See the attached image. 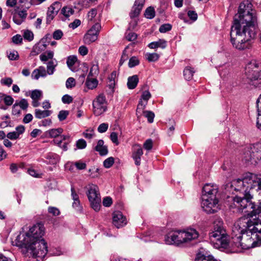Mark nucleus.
<instances>
[{"instance_id":"nucleus-1","label":"nucleus","mask_w":261,"mask_h":261,"mask_svg":"<svg viewBox=\"0 0 261 261\" xmlns=\"http://www.w3.org/2000/svg\"><path fill=\"white\" fill-rule=\"evenodd\" d=\"M257 29V17L252 4L248 1L243 2L234 16L230 33L233 47L240 50L250 48Z\"/></svg>"},{"instance_id":"nucleus-2","label":"nucleus","mask_w":261,"mask_h":261,"mask_svg":"<svg viewBox=\"0 0 261 261\" xmlns=\"http://www.w3.org/2000/svg\"><path fill=\"white\" fill-rule=\"evenodd\" d=\"M44 233V226L38 223L30 228L28 232H20L12 244L14 246L25 248L34 258L42 259L48 251L47 243L42 238Z\"/></svg>"},{"instance_id":"nucleus-3","label":"nucleus","mask_w":261,"mask_h":261,"mask_svg":"<svg viewBox=\"0 0 261 261\" xmlns=\"http://www.w3.org/2000/svg\"><path fill=\"white\" fill-rule=\"evenodd\" d=\"M223 224L221 219H216L214 222L213 230L209 233L210 242L216 248H226L228 245V236Z\"/></svg>"},{"instance_id":"nucleus-4","label":"nucleus","mask_w":261,"mask_h":261,"mask_svg":"<svg viewBox=\"0 0 261 261\" xmlns=\"http://www.w3.org/2000/svg\"><path fill=\"white\" fill-rule=\"evenodd\" d=\"M256 183L257 185V190L259 194L261 195V178L256 174L248 172L246 174L243 179H237L233 180L231 185V189L236 192H239L238 195L248 194L251 187L249 185Z\"/></svg>"},{"instance_id":"nucleus-5","label":"nucleus","mask_w":261,"mask_h":261,"mask_svg":"<svg viewBox=\"0 0 261 261\" xmlns=\"http://www.w3.org/2000/svg\"><path fill=\"white\" fill-rule=\"evenodd\" d=\"M252 196L250 193L243 194V195H237L233 198V204L239 211L247 213V216L242 217L251 219L254 222L253 218L257 219V214L255 213L256 208L255 205L251 201ZM242 218V217L241 218Z\"/></svg>"},{"instance_id":"nucleus-6","label":"nucleus","mask_w":261,"mask_h":261,"mask_svg":"<svg viewBox=\"0 0 261 261\" xmlns=\"http://www.w3.org/2000/svg\"><path fill=\"white\" fill-rule=\"evenodd\" d=\"M198 236V232L193 228H189L186 230H175L166 236L165 241L168 245H179L197 239Z\"/></svg>"},{"instance_id":"nucleus-7","label":"nucleus","mask_w":261,"mask_h":261,"mask_svg":"<svg viewBox=\"0 0 261 261\" xmlns=\"http://www.w3.org/2000/svg\"><path fill=\"white\" fill-rule=\"evenodd\" d=\"M85 189H87L86 194L91 207L95 212H98L100 209L101 198L98 186L90 184L85 187Z\"/></svg>"},{"instance_id":"nucleus-8","label":"nucleus","mask_w":261,"mask_h":261,"mask_svg":"<svg viewBox=\"0 0 261 261\" xmlns=\"http://www.w3.org/2000/svg\"><path fill=\"white\" fill-rule=\"evenodd\" d=\"M258 67V64L255 61H252L246 67L245 73L247 78L252 82V85L261 88V71L254 70Z\"/></svg>"},{"instance_id":"nucleus-9","label":"nucleus","mask_w":261,"mask_h":261,"mask_svg":"<svg viewBox=\"0 0 261 261\" xmlns=\"http://www.w3.org/2000/svg\"><path fill=\"white\" fill-rule=\"evenodd\" d=\"M261 159V143L250 145L245 148L243 160L249 162L253 160L255 162Z\"/></svg>"},{"instance_id":"nucleus-10","label":"nucleus","mask_w":261,"mask_h":261,"mask_svg":"<svg viewBox=\"0 0 261 261\" xmlns=\"http://www.w3.org/2000/svg\"><path fill=\"white\" fill-rule=\"evenodd\" d=\"M201 207L207 214H214L220 210L218 197H202Z\"/></svg>"},{"instance_id":"nucleus-11","label":"nucleus","mask_w":261,"mask_h":261,"mask_svg":"<svg viewBox=\"0 0 261 261\" xmlns=\"http://www.w3.org/2000/svg\"><path fill=\"white\" fill-rule=\"evenodd\" d=\"M107 105L105 95L103 94L98 95L92 103L94 114L98 116L104 113L107 110Z\"/></svg>"},{"instance_id":"nucleus-12","label":"nucleus","mask_w":261,"mask_h":261,"mask_svg":"<svg viewBox=\"0 0 261 261\" xmlns=\"http://www.w3.org/2000/svg\"><path fill=\"white\" fill-rule=\"evenodd\" d=\"M101 28V24L97 22L93 25L84 35L83 40L85 43L90 44L95 42L98 39Z\"/></svg>"},{"instance_id":"nucleus-13","label":"nucleus","mask_w":261,"mask_h":261,"mask_svg":"<svg viewBox=\"0 0 261 261\" xmlns=\"http://www.w3.org/2000/svg\"><path fill=\"white\" fill-rule=\"evenodd\" d=\"M112 223L113 225L119 228L126 224V219L122 213L119 211H114L112 214Z\"/></svg>"},{"instance_id":"nucleus-14","label":"nucleus","mask_w":261,"mask_h":261,"mask_svg":"<svg viewBox=\"0 0 261 261\" xmlns=\"http://www.w3.org/2000/svg\"><path fill=\"white\" fill-rule=\"evenodd\" d=\"M151 97V94L149 91L146 90L143 92L141 98L139 102V103L137 106L136 114L140 115H141V111L145 109L146 106L147 104L148 100Z\"/></svg>"},{"instance_id":"nucleus-15","label":"nucleus","mask_w":261,"mask_h":261,"mask_svg":"<svg viewBox=\"0 0 261 261\" xmlns=\"http://www.w3.org/2000/svg\"><path fill=\"white\" fill-rule=\"evenodd\" d=\"M218 190L216 185H211L210 184H205L203 188L202 191V196H207L208 197H218Z\"/></svg>"},{"instance_id":"nucleus-16","label":"nucleus","mask_w":261,"mask_h":261,"mask_svg":"<svg viewBox=\"0 0 261 261\" xmlns=\"http://www.w3.org/2000/svg\"><path fill=\"white\" fill-rule=\"evenodd\" d=\"M145 0H135L129 13L130 17L133 19L138 17L144 5Z\"/></svg>"},{"instance_id":"nucleus-17","label":"nucleus","mask_w":261,"mask_h":261,"mask_svg":"<svg viewBox=\"0 0 261 261\" xmlns=\"http://www.w3.org/2000/svg\"><path fill=\"white\" fill-rule=\"evenodd\" d=\"M143 153V150L140 145L135 144L133 146L132 158L135 161L136 165L139 166L140 165L141 158Z\"/></svg>"},{"instance_id":"nucleus-18","label":"nucleus","mask_w":261,"mask_h":261,"mask_svg":"<svg viewBox=\"0 0 261 261\" xmlns=\"http://www.w3.org/2000/svg\"><path fill=\"white\" fill-rule=\"evenodd\" d=\"M30 96L33 100L32 106L35 108L39 107L40 104L39 101L43 97L42 91L38 89L34 90L31 92Z\"/></svg>"},{"instance_id":"nucleus-19","label":"nucleus","mask_w":261,"mask_h":261,"mask_svg":"<svg viewBox=\"0 0 261 261\" xmlns=\"http://www.w3.org/2000/svg\"><path fill=\"white\" fill-rule=\"evenodd\" d=\"M45 68L43 66H39L33 71L31 76L32 78L38 80L40 77H45L47 76Z\"/></svg>"},{"instance_id":"nucleus-20","label":"nucleus","mask_w":261,"mask_h":261,"mask_svg":"<svg viewBox=\"0 0 261 261\" xmlns=\"http://www.w3.org/2000/svg\"><path fill=\"white\" fill-rule=\"evenodd\" d=\"M45 158L47 161L43 160V162L50 165L57 164L60 160L59 156L56 153L53 152L48 153Z\"/></svg>"},{"instance_id":"nucleus-21","label":"nucleus","mask_w":261,"mask_h":261,"mask_svg":"<svg viewBox=\"0 0 261 261\" xmlns=\"http://www.w3.org/2000/svg\"><path fill=\"white\" fill-rule=\"evenodd\" d=\"M46 48V44H45V42H42V43L39 42L34 46L30 54L32 56H35L44 50Z\"/></svg>"},{"instance_id":"nucleus-22","label":"nucleus","mask_w":261,"mask_h":261,"mask_svg":"<svg viewBox=\"0 0 261 261\" xmlns=\"http://www.w3.org/2000/svg\"><path fill=\"white\" fill-rule=\"evenodd\" d=\"M94 149L98 152L100 155H106L108 153L107 147L104 145V141L101 139L98 141Z\"/></svg>"},{"instance_id":"nucleus-23","label":"nucleus","mask_w":261,"mask_h":261,"mask_svg":"<svg viewBox=\"0 0 261 261\" xmlns=\"http://www.w3.org/2000/svg\"><path fill=\"white\" fill-rule=\"evenodd\" d=\"M167 45L166 41L164 39H159L157 41H154L150 43L148 46L151 49H155L159 47L164 49L166 47Z\"/></svg>"},{"instance_id":"nucleus-24","label":"nucleus","mask_w":261,"mask_h":261,"mask_svg":"<svg viewBox=\"0 0 261 261\" xmlns=\"http://www.w3.org/2000/svg\"><path fill=\"white\" fill-rule=\"evenodd\" d=\"M58 65V61L56 59L49 61L47 63L46 72L48 75H52L56 70V67Z\"/></svg>"},{"instance_id":"nucleus-25","label":"nucleus","mask_w":261,"mask_h":261,"mask_svg":"<svg viewBox=\"0 0 261 261\" xmlns=\"http://www.w3.org/2000/svg\"><path fill=\"white\" fill-rule=\"evenodd\" d=\"M139 82V78L137 75H134L129 76L127 80V86L128 89H135Z\"/></svg>"},{"instance_id":"nucleus-26","label":"nucleus","mask_w":261,"mask_h":261,"mask_svg":"<svg viewBox=\"0 0 261 261\" xmlns=\"http://www.w3.org/2000/svg\"><path fill=\"white\" fill-rule=\"evenodd\" d=\"M52 111L48 110H41L40 109H35V116L38 119H42L47 117L51 115Z\"/></svg>"},{"instance_id":"nucleus-27","label":"nucleus","mask_w":261,"mask_h":261,"mask_svg":"<svg viewBox=\"0 0 261 261\" xmlns=\"http://www.w3.org/2000/svg\"><path fill=\"white\" fill-rule=\"evenodd\" d=\"M195 261H221L220 259L215 258L212 255L206 256L201 253H198L196 255Z\"/></svg>"},{"instance_id":"nucleus-28","label":"nucleus","mask_w":261,"mask_h":261,"mask_svg":"<svg viewBox=\"0 0 261 261\" xmlns=\"http://www.w3.org/2000/svg\"><path fill=\"white\" fill-rule=\"evenodd\" d=\"M54 53L53 51L47 50L40 55V59L43 62H45L48 60H53Z\"/></svg>"},{"instance_id":"nucleus-29","label":"nucleus","mask_w":261,"mask_h":261,"mask_svg":"<svg viewBox=\"0 0 261 261\" xmlns=\"http://www.w3.org/2000/svg\"><path fill=\"white\" fill-rule=\"evenodd\" d=\"M195 71L193 68L190 66L186 67L184 70V75L186 80H191L193 76Z\"/></svg>"},{"instance_id":"nucleus-30","label":"nucleus","mask_w":261,"mask_h":261,"mask_svg":"<svg viewBox=\"0 0 261 261\" xmlns=\"http://www.w3.org/2000/svg\"><path fill=\"white\" fill-rule=\"evenodd\" d=\"M88 76L86 82V85L89 89H93L95 88L98 85V81L96 79H89Z\"/></svg>"},{"instance_id":"nucleus-31","label":"nucleus","mask_w":261,"mask_h":261,"mask_svg":"<svg viewBox=\"0 0 261 261\" xmlns=\"http://www.w3.org/2000/svg\"><path fill=\"white\" fill-rule=\"evenodd\" d=\"M74 10L70 7H64L61 10V13L66 18L73 14Z\"/></svg>"},{"instance_id":"nucleus-32","label":"nucleus","mask_w":261,"mask_h":261,"mask_svg":"<svg viewBox=\"0 0 261 261\" xmlns=\"http://www.w3.org/2000/svg\"><path fill=\"white\" fill-rule=\"evenodd\" d=\"M63 132V129L61 128H54L49 130L47 133L51 138H57Z\"/></svg>"},{"instance_id":"nucleus-33","label":"nucleus","mask_w":261,"mask_h":261,"mask_svg":"<svg viewBox=\"0 0 261 261\" xmlns=\"http://www.w3.org/2000/svg\"><path fill=\"white\" fill-rule=\"evenodd\" d=\"M155 10L153 7H149L145 11L144 15L148 19H152L155 16Z\"/></svg>"},{"instance_id":"nucleus-34","label":"nucleus","mask_w":261,"mask_h":261,"mask_svg":"<svg viewBox=\"0 0 261 261\" xmlns=\"http://www.w3.org/2000/svg\"><path fill=\"white\" fill-rule=\"evenodd\" d=\"M99 73V67L97 62L95 64H93L91 67L88 76H94L97 75Z\"/></svg>"},{"instance_id":"nucleus-35","label":"nucleus","mask_w":261,"mask_h":261,"mask_svg":"<svg viewBox=\"0 0 261 261\" xmlns=\"http://www.w3.org/2000/svg\"><path fill=\"white\" fill-rule=\"evenodd\" d=\"M145 58L149 62H155L159 60L160 56L156 53H147Z\"/></svg>"},{"instance_id":"nucleus-36","label":"nucleus","mask_w":261,"mask_h":261,"mask_svg":"<svg viewBox=\"0 0 261 261\" xmlns=\"http://www.w3.org/2000/svg\"><path fill=\"white\" fill-rule=\"evenodd\" d=\"M77 59L76 56H70L67 58L66 63L68 67L73 71L74 70L72 69L71 67L75 64V63L77 61Z\"/></svg>"},{"instance_id":"nucleus-37","label":"nucleus","mask_w":261,"mask_h":261,"mask_svg":"<svg viewBox=\"0 0 261 261\" xmlns=\"http://www.w3.org/2000/svg\"><path fill=\"white\" fill-rule=\"evenodd\" d=\"M11 13V14L13 15V20L15 23L18 25H20L24 21L16 14L15 11H12V10L8 11L7 13Z\"/></svg>"},{"instance_id":"nucleus-38","label":"nucleus","mask_w":261,"mask_h":261,"mask_svg":"<svg viewBox=\"0 0 261 261\" xmlns=\"http://www.w3.org/2000/svg\"><path fill=\"white\" fill-rule=\"evenodd\" d=\"M142 113L145 114V116L147 118V120L149 123L153 122L155 115L152 112L149 111H144V110H143L141 111V114Z\"/></svg>"},{"instance_id":"nucleus-39","label":"nucleus","mask_w":261,"mask_h":261,"mask_svg":"<svg viewBox=\"0 0 261 261\" xmlns=\"http://www.w3.org/2000/svg\"><path fill=\"white\" fill-rule=\"evenodd\" d=\"M61 7V3L58 2H56L54 3L48 9L57 14Z\"/></svg>"},{"instance_id":"nucleus-40","label":"nucleus","mask_w":261,"mask_h":261,"mask_svg":"<svg viewBox=\"0 0 261 261\" xmlns=\"http://www.w3.org/2000/svg\"><path fill=\"white\" fill-rule=\"evenodd\" d=\"M56 15V13L52 12L49 9H48L46 18V23L49 24Z\"/></svg>"},{"instance_id":"nucleus-41","label":"nucleus","mask_w":261,"mask_h":261,"mask_svg":"<svg viewBox=\"0 0 261 261\" xmlns=\"http://www.w3.org/2000/svg\"><path fill=\"white\" fill-rule=\"evenodd\" d=\"M23 37L25 40L31 41L34 39V34L30 30H25L24 31Z\"/></svg>"},{"instance_id":"nucleus-42","label":"nucleus","mask_w":261,"mask_h":261,"mask_svg":"<svg viewBox=\"0 0 261 261\" xmlns=\"http://www.w3.org/2000/svg\"><path fill=\"white\" fill-rule=\"evenodd\" d=\"M139 60L137 57L133 56L129 59L128 62V66L129 68H133L139 64Z\"/></svg>"},{"instance_id":"nucleus-43","label":"nucleus","mask_w":261,"mask_h":261,"mask_svg":"<svg viewBox=\"0 0 261 261\" xmlns=\"http://www.w3.org/2000/svg\"><path fill=\"white\" fill-rule=\"evenodd\" d=\"M172 29V25L170 23H165L161 25L159 28L160 33H165Z\"/></svg>"},{"instance_id":"nucleus-44","label":"nucleus","mask_w":261,"mask_h":261,"mask_svg":"<svg viewBox=\"0 0 261 261\" xmlns=\"http://www.w3.org/2000/svg\"><path fill=\"white\" fill-rule=\"evenodd\" d=\"M17 103L18 106L23 110H27L29 106L27 100L24 98L21 99L18 102H17Z\"/></svg>"},{"instance_id":"nucleus-45","label":"nucleus","mask_w":261,"mask_h":261,"mask_svg":"<svg viewBox=\"0 0 261 261\" xmlns=\"http://www.w3.org/2000/svg\"><path fill=\"white\" fill-rule=\"evenodd\" d=\"M114 163V159L113 157H109L106 159L103 163V166L106 168H110Z\"/></svg>"},{"instance_id":"nucleus-46","label":"nucleus","mask_w":261,"mask_h":261,"mask_svg":"<svg viewBox=\"0 0 261 261\" xmlns=\"http://www.w3.org/2000/svg\"><path fill=\"white\" fill-rule=\"evenodd\" d=\"M8 57L10 60H17L19 58V55L16 50H13L10 51L9 53L7 52Z\"/></svg>"},{"instance_id":"nucleus-47","label":"nucleus","mask_w":261,"mask_h":261,"mask_svg":"<svg viewBox=\"0 0 261 261\" xmlns=\"http://www.w3.org/2000/svg\"><path fill=\"white\" fill-rule=\"evenodd\" d=\"M69 115V112L66 110L60 111L58 114V117L60 121H63L66 119Z\"/></svg>"},{"instance_id":"nucleus-48","label":"nucleus","mask_w":261,"mask_h":261,"mask_svg":"<svg viewBox=\"0 0 261 261\" xmlns=\"http://www.w3.org/2000/svg\"><path fill=\"white\" fill-rule=\"evenodd\" d=\"M63 36V33L61 30H56L53 33V38L57 40H60Z\"/></svg>"},{"instance_id":"nucleus-49","label":"nucleus","mask_w":261,"mask_h":261,"mask_svg":"<svg viewBox=\"0 0 261 261\" xmlns=\"http://www.w3.org/2000/svg\"><path fill=\"white\" fill-rule=\"evenodd\" d=\"M76 146L78 149H83L86 147L87 143L85 140L80 139L76 141Z\"/></svg>"},{"instance_id":"nucleus-50","label":"nucleus","mask_w":261,"mask_h":261,"mask_svg":"<svg viewBox=\"0 0 261 261\" xmlns=\"http://www.w3.org/2000/svg\"><path fill=\"white\" fill-rule=\"evenodd\" d=\"M72 206L77 212H81L83 210V207L80 200L74 201L72 203Z\"/></svg>"},{"instance_id":"nucleus-51","label":"nucleus","mask_w":261,"mask_h":261,"mask_svg":"<svg viewBox=\"0 0 261 261\" xmlns=\"http://www.w3.org/2000/svg\"><path fill=\"white\" fill-rule=\"evenodd\" d=\"M75 86V81L73 77H69L66 82V87L68 89H71Z\"/></svg>"},{"instance_id":"nucleus-52","label":"nucleus","mask_w":261,"mask_h":261,"mask_svg":"<svg viewBox=\"0 0 261 261\" xmlns=\"http://www.w3.org/2000/svg\"><path fill=\"white\" fill-rule=\"evenodd\" d=\"M12 41L15 44H21L22 42V38L20 35L17 34L12 37Z\"/></svg>"},{"instance_id":"nucleus-53","label":"nucleus","mask_w":261,"mask_h":261,"mask_svg":"<svg viewBox=\"0 0 261 261\" xmlns=\"http://www.w3.org/2000/svg\"><path fill=\"white\" fill-rule=\"evenodd\" d=\"M138 35L136 33L134 32L128 33L125 34V38L129 41H133L137 39Z\"/></svg>"},{"instance_id":"nucleus-54","label":"nucleus","mask_w":261,"mask_h":261,"mask_svg":"<svg viewBox=\"0 0 261 261\" xmlns=\"http://www.w3.org/2000/svg\"><path fill=\"white\" fill-rule=\"evenodd\" d=\"M83 135L86 139H91L94 136V132L93 129H87Z\"/></svg>"},{"instance_id":"nucleus-55","label":"nucleus","mask_w":261,"mask_h":261,"mask_svg":"<svg viewBox=\"0 0 261 261\" xmlns=\"http://www.w3.org/2000/svg\"><path fill=\"white\" fill-rule=\"evenodd\" d=\"M48 212L49 213L51 214L53 216H57L60 215V212L59 210L54 206H49L48 208Z\"/></svg>"},{"instance_id":"nucleus-56","label":"nucleus","mask_w":261,"mask_h":261,"mask_svg":"<svg viewBox=\"0 0 261 261\" xmlns=\"http://www.w3.org/2000/svg\"><path fill=\"white\" fill-rule=\"evenodd\" d=\"M98 168H96L95 167H93L91 169H89V172L90 173L89 176L92 178H95L98 177Z\"/></svg>"},{"instance_id":"nucleus-57","label":"nucleus","mask_w":261,"mask_h":261,"mask_svg":"<svg viewBox=\"0 0 261 261\" xmlns=\"http://www.w3.org/2000/svg\"><path fill=\"white\" fill-rule=\"evenodd\" d=\"M108 127L109 125L108 123H102L99 125L97 130L100 133H103L108 130Z\"/></svg>"},{"instance_id":"nucleus-58","label":"nucleus","mask_w":261,"mask_h":261,"mask_svg":"<svg viewBox=\"0 0 261 261\" xmlns=\"http://www.w3.org/2000/svg\"><path fill=\"white\" fill-rule=\"evenodd\" d=\"M4 101L6 105L10 106L13 104L14 102V99L12 96L6 95L4 98Z\"/></svg>"},{"instance_id":"nucleus-59","label":"nucleus","mask_w":261,"mask_h":261,"mask_svg":"<svg viewBox=\"0 0 261 261\" xmlns=\"http://www.w3.org/2000/svg\"><path fill=\"white\" fill-rule=\"evenodd\" d=\"M7 137L11 140H15L19 138L18 134L15 131L8 133L7 134Z\"/></svg>"},{"instance_id":"nucleus-60","label":"nucleus","mask_w":261,"mask_h":261,"mask_svg":"<svg viewBox=\"0 0 261 261\" xmlns=\"http://www.w3.org/2000/svg\"><path fill=\"white\" fill-rule=\"evenodd\" d=\"M72 97L68 94H65L62 97V101L64 103L69 104L72 102Z\"/></svg>"},{"instance_id":"nucleus-61","label":"nucleus","mask_w":261,"mask_h":261,"mask_svg":"<svg viewBox=\"0 0 261 261\" xmlns=\"http://www.w3.org/2000/svg\"><path fill=\"white\" fill-rule=\"evenodd\" d=\"M71 196L72 199L74 201L80 200L79 196L73 187H71Z\"/></svg>"},{"instance_id":"nucleus-62","label":"nucleus","mask_w":261,"mask_h":261,"mask_svg":"<svg viewBox=\"0 0 261 261\" xmlns=\"http://www.w3.org/2000/svg\"><path fill=\"white\" fill-rule=\"evenodd\" d=\"M1 83L3 85L10 87L13 83V80L11 77H6L2 79L1 80Z\"/></svg>"},{"instance_id":"nucleus-63","label":"nucleus","mask_w":261,"mask_h":261,"mask_svg":"<svg viewBox=\"0 0 261 261\" xmlns=\"http://www.w3.org/2000/svg\"><path fill=\"white\" fill-rule=\"evenodd\" d=\"M144 148L147 150H150L152 148V141L151 139H149L146 140L143 144Z\"/></svg>"},{"instance_id":"nucleus-64","label":"nucleus","mask_w":261,"mask_h":261,"mask_svg":"<svg viewBox=\"0 0 261 261\" xmlns=\"http://www.w3.org/2000/svg\"><path fill=\"white\" fill-rule=\"evenodd\" d=\"M12 113L14 115H20L21 110L18 108L17 102H15V103L13 106Z\"/></svg>"}]
</instances>
